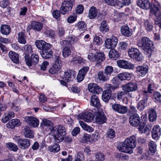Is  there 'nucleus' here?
Listing matches in <instances>:
<instances>
[{"mask_svg":"<svg viewBox=\"0 0 161 161\" xmlns=\"http://www.w3.org/2000/svg\"><path fill=\"white\" fill-rule=\"evenodd\" d=\"M42 123L44 126L49 127L50 134L54 136L56 142L59 143L63 141L66 134L64 126L59 125L53 127L52 122L47 119H43Z\"/></svg>","mask_w":161,"mask_h":161,"instance_id":"f257e3e1","label":"nucleus"},{"mask_svg":"<svg viewBox=\"0 0 161 161\" xmlns=\"http://www.w3.org/2000/svg\"><path fill=\"white\" fill-rule=\"evenodd\" d=\"M136 145V137L132 136L127 137L124 143H120L117 146L118 149L120 151L129 154L133 152V149Z\"/></svg>","mask_w":161,"mask_h":161,"instance_id":"f03ea898","label":"nucleus"},{"mask_svg":"<svg viewBox=\"0 0 161 161\" xmlns=\"http://www.w3.org/2000/svg\"><path fill=\"white\" fill-rule=\"evenodd\" d=\"M141 121L138 114H134L130 116L129 122L131 126L138 127L139 130L142 133H145L146 132L147 129H143L147 120V116L145 114L143 115L141 117Z\"/></svg>","mask_w":161,"mask_h":161,"instance_id":"7ed1b4c3","label":"nucleus"},{"mask_svg":"<svg viewBox=\"0 0 161 161\" xmlns=\"http://www.w3.org/2000/svg\"><path fill=\"white\" fill-rule=\"evenodd\" d=\"M137 46L144 50V53L150 57L154 50L153 42L148 37L143 36L137 43Z\"/></svg>","mask_w":161,"mask_h":161,"instance_id":"20e7f679","label":"nucleus"},{"mask_svg":"<svg viewBox=\"0 0 161 161\" xmlns=\"http://www.w3.org/2000/svg\"><path fill=\"white\" fill-rule=\"evenodd\" d=\"M74 5L75 0H64L60 8L61 14L64 15L69 13Z\"/></svg>","mask_w":161,"mask_h":161,"instance_id":"39448f33","label":"nucleus"},{"mask_svg":"<svg viewBox=\"0 0 161 161\" xmlns=\"http://www.w3.org/2000/svg\"><path fill=\"white\" fill-rule=\"evenodd\" d=\"M54 58V64L49 70V73L52 74L57 73L62 66L61 61L59 56H55Z\"/></svg>","mask_w":161,"mask_h":161,"instance_id":"423d86ee","label":"nucleus"},{"mask_svg":"<svg viewBox=\"0 0 161 161\" xmlns=\"http://www.w3.org/2000/svg\"><path fill=\"white\" fill-rule=\"evenodd\" d=\"M129 57L133 59L140 61L143 59L142 53L137 48L131 47L130 48L128 51Z\"/></svg>","mask_w":161,"mask_h":161,"instance_id":"0eeeda50","label":"nucleus"},{"mask_svg":"<svg viewBox=\"0 0 161 161\" xmlns=\"http://www.w3.org/2000/svg\"><path fill=\"white\" fill-rule=\"evenodd\" d=\"M111 107L114 111L121 114L126 113L128 111L127 106L115 103L112 104Z\"/></svg>","mask_w":161,"mask_h":161,"instance_id":"6e6552de","label":"nucleus"},{"mask_svg":"<svg viewBox=\"0 0 161 161\" xmlns=\"http://www.w3.org/2000/svg\"><path fill=\"white\" fill-rule=\"evenodd\" d=\"M14 139L18 143L19 147L21 149H25L30 145L31 142L29 139H20L18 137H14Z\"/></svg>","mask_w":161,"mask_h":161,"instance_id":"1a4fd4ad","label":"nucleus"},{"mask_svg":"<svg viewBox=\"0 0 161 161\" xmlns=\"http://www.w3.org/2000/svg\"><path fill=\"white\" fill-rule=\"evenodd\" d=\"M118 42V38L114 36L107 39L105 42V46L108 49L114 48L116 47Z\"/></svg>","mask_w":161,"mask_h":161,"instance_id":"9d476101","label":"nucleus"},{"mask_svg":"<svg viewBox=\"0 0 161 161\" xmlns=\"http://www.w3.org/2000/svg\"><path fill=\"white\" fill-rule=\"evenodd\" d=\"M95 114V121L97 123L99 124H102L106 122V117L103 112L97 110Z\"/></svg>","mask_w":161,"mask_h":161,"instance_id":"9b49d317","label":"nucleus"},{"mask_svg":"<svg viewBox=\"0 0 161 161\" xmlns=\"http://www.w3.org/2000/svg\"><path fill=\"white\" fill-rule=\"evenodd\" d=\"M35 44L38 49L42 51L45 50H47L51 47L50 44L47 43L42 40L36 41Z\"/></svg>","mask_w":161,"mask_h":161,"instance_id":"f8f14e48","label":"nucleus"},{"mask_svg":"<svg viewBox=\"0 0 161 161\" xmlns=\"http://www.w3.org/2000/svg\"><path fill=\"white\" fill-rule=\"evenodd\" d=\"M117 63L118 66L122 68L132 69L134 68L133 64L125 60H119L117 61Z\"/></svg>","mask_w":161,"mask_h":161,"instance_id":"ddd939ff","label":"nucleus"},{"mask_svg":"<svg viewBox=\"0 0 161 161\" xmlns=\"http://www.w3.org/2000/svg\"><path fill=\"white\" fill-rule=\"evenodd\" d=\"M39 60L38 55L35 53H33L31 55V58L30 56L28 58H26L25 59L27 65L30 66H32L33 64H37L39 62Z\"/></svg>","mask_w":161,"mask_h":161,"instance_id":"4468645a","label":"nucleus"},{"mask_svg":"<svg viewBox=\"0 0 161 161\" xmlns=\"http://www.w3.org/2000/svg\"><path fill=\"white\" fill-rule=\"evenodd\" d=\"M25 120L30 125L34 127L38 126L39 125V120L33 116L26 117L25 118Z\"/></svg>","mask_w":161,"mask_h":161,"instance_id":"2eb2a0df","label":"nucleus"},{"mask_svg":"<svg viewBox=\"0 0 161 161\" xmlns=\"http://www.w3.org/2000/svg\"><path fill=\"white\" fill-rule=\"evenodd\" d=\"M137 88V84L136 82H130L124 86H122L123 90H126L128 93L131 92L136 91Z\"/></svg>","mask_w":161,"mask_h":161,"instance_id":"dca6fc26","label":"nucleus"},{"mask_svg":"<svg viewBox=\"0 0 161 161\" xmlns=\"http://www.w3.org/2000/svg\"><path fill=\"white\" fill-rule=\"evenodd\" d=\"M78 118L83 119L85 121L89 122L93 120L94 116L91 113L86 112L84 113L80 114L78 115Z\"/></svg>","mask_w":161,"mask_h":161,"instance_id":"f3484780","label":"nucleus"},{"mask_svg":"<svg viewBox=\"0 0 161 161\" xmlns=\"http://www.w3.org/2000/svg\"><path fill=\"white\" fill-rule=\"evenodd\" d=\"M154 7L150 9L149 13V17H152L154 14L156 15L157 13L159 11V8L161 7V3L157 0H155Z\"/></svg>","mask_w":161,"mask_h":161,"instance_id":"a211bd4d","label":"nucleus"},{"mask_svg":"<svg viewBox=\"0 0 161 161\" xmlns=\"http://www.w3.org/2000/svg\"><path fill=\"white\" fill-rule=\"evenodd\" d=\"M148 67L147 65L138 66L136 68V72L140 76H144L148 72Z\"/></svg>","mask_w":161,"mask_h":161,"instance_id":"6ab92c4d","label":"nucleus"},{"mask_svg":"<svg viewBox=\"0 0 161 161\" xmlns=\"http://www.w3.org/2000/svg\"><path fill=\"white\" fill-rule=\"evenodd\" d=\"M89 69V67H84L79 71L77 77L78 82H80L83 80Z\"/></svg>","mask_w":161,"mask_h":161,"instance_id":"aec40b11","label":"nucleus"},{"mask_svg":"<svg viewBox=\"0 0 161 161\" xmlns=\"http://www.w3.org/2000/svg\"><path fill=\"white\" fill-rule=\"evenodd\" d=\"M161 135V128L158 125L154 127L152 131V138L154 139L157 140Z\"/></svg>","mask_w":161,"mask_h":161,"instance_id":"412c9836","label":"nucleus"},{"mask_svg":"<svg viewBox=\"0 0 161 161\" xmlns=\"http://www.w3.org/2000/svg\"><path fill=\"white\" fill-rule=\"evenodd\" d=\"M99 31L103 34L109 31V26L106 21L103 20L99 24Z\"/></svg>","mask_w":161,"mask_h":161,"instance_id":"4be33fe9","label":"nucleus"},{"mask_svg":"<svg viewBox=\"0 0 161 161\" xmlns=\"http://www.w3.org/2000/svg\"><path fill=\"white\" fill-rule=\"evenodd\" d=\"M95 57V61L97 62L95 65L97 67H99L101 62L104 60L105 55L103 53H96Z\"/></svg>","mask_w":161,"mask_h":161,"instance_id":"5701e85b","label":"nucleus"},{"mask_svg":"<svg viewBox=\"0 0 161 161\" xmlns=\"http://www.w3.org/2000/svg\"><path fill=\"white\" fill-rule=\"evenodd\" d=\"M137 4L139 7L146 10L148 9L150 7L148 0H139L137 2Z\"/></svg>","mask_w":161,"mask_h":161,"instance_id":"b1692460","label":"nucleus"},{"mask_svg":"<svg viewBox=\"0 0 161 161\" xmlns=\"http://www.w3.org/2000/svg\"><path fill=\"white\" fill-rule=\"evenodd\" d=\"M22 50L24 51L25 54V60L26 58H28L30 54L33 52L32 48L29 45H26L22 47Z\"/></svg>","mask_w":161,"mask_h":161,"instance_id":"393cba45","label":"nucleus"},{"mask_svg":"<svg viewBox=\"0 0 161 161\" xmlns=\"http://www.w3.org/2000/svg\"><path fill=\"white\" fill-rule=\"evenodd\" d=\"M21 124V122L18 119H14L9 121L7 124V127L8 128L13 129L15 126H18Z\"/></svg>","mask_w":161,"mask_h":161,"instance_id":"a878e982","label":"nucleus"},{"mask_svg":"<svg viewBox=\"0 0 161 161\" xmlns=\"http://www.w3.org/2000/svg\"><path fill=\"white\" fill-rule=\"evenodd\" d=\"M111 94L112 91L110 89L104 91L102 95L103 100L105 102H108L111 97Z\"/></svg>","mask_w":161,"mask_h":161,"instance_id":"bb28decb","label":"nucleus"},{"mask_svg":"<svg viewBox=\"0 0 161 161\" xmlns=\"http://www.w3.org/2000/svg\"><path fill=\"white\" fill-rule=\"evenodd\" d=\"M74 71L70 70H69L64 72V76L65 77V80L69 82L74 78L75 77Z\"/></svg>","mask_w":161,"mask_h":161,"instance_id":"cd10ccee","label":"nucleus"},{"mask_svg":"<svg viewBox=\"0 0 161 161\" xmlns=\"http://www.w3.org/2000/svg\"><path fill=\"white\" fill-rule=\"evenodd\" d=\"M91 104L96 108H98L100 106V103L99 98L93 95L92 96L91 98Z\"/></svg>","mask_w":161,"mask_h":161,"instance_id":"c85d7f7f","label":"nucleus"},{"mask_svg":"<svg viewBox=\"0 0 161 161\" xmlns=\"http://www.w3.org/2000/svg\"><path fill=\"white\" fill-rule=\"evenodd\" d=\"M14 116V114L13 111L7 112L3 116L2 121L4 123H6L11 118Z\"/></svg>","mask_w":161,"mask_h":161,"instance_id":"c756f323","label":"nucleus"},{"mask_svg":"<svg viewBox=\"0 0 161 161\" xmlns=\"http://www.w3.org/2000/svg\"><path fill=\"white\" fill-rule=\"evenodd\" d=\"M111 82L114 86L111 84H107L106 86L107 88L114 90L119 87V82L116 78H113L111 80Z\"/></svg>","mask_w":161,"mask_h":161,"instance_id":"7c9ffc66","label":"nucleus"},{"mask_svg":"<svg viewBox=\"0 0 161 161\" xmlns=\"http://www.w3.org/2000/svg\"><path fill=\"white\" fill-rule=\"evenodd\" d=\"M97 13L98 11L96 8L94 6H92L89 10L88 17L90 19H94L97 16Z\"/></svg>","mask_w":161,"mask_h":161,"instance_id":"2f4dec72","label":"nucleus"},{"mask_svg":"<svg viewBox=\"0 0 161 161\" xmlns=\"http://www.w3.org/2000/svg\"><path fill=\"white\" fill-rule=\"evenodd\" d=\"M32 28L37 31H40L43 27V25L40 22L33 21L31 24Z\"/></svg>","mask_w":161,"mask_h":161,"instance_id":"473e14b6","label":"nucleus"},{"mask_svg":"<svg viewBox=\"0 0 161 161\" xmlns=\"http://www.w3.org/2000/svg\"><path fill=\"white\" fill-rule=\"evenodd\" d=\"M148 119L150 122H154L157 118V114L156 111L153 109L149 110L148 112Z\"/></svg>","mask_w":161,"mask_h":161,"instance_id":"72a5a7b5","label":"nucleus"},{"mask_svg":"<svg viewBox=\"0 0 161 161\" xmlns=\"http://www.w3.org/2000/svg\"><path fill=\"white\" fill-rule=\"evenodd\" d=\"M8 55L12 61L14 63L17 64L19 63V56L17 53L13 51H10Z\"/></svg>","mask_w":161,"mask_h":161,"instance_id":"f704fd0d","label":"nucleus"},{"mask_svg":"<svg viewBox=\"0 0 161 161\" xmlns=\"http://www.w3.org/2000/svg\"><path fill=\"white\" fill-rule=\"evenodd\" d=\"M108 55L110 58L114 60H116L120 56L119 52L115 49H111L109 52Z\"/></svg>","mask_w":161,"mask_h":161,"instance_id":"c9c22d12","label":"nucleus"},{"mask_svg":"<svg viewBox=\"0 0 161 161\" xmlns=\"http://www.w3.org/2000/svg\"><path fill=\"white\" fill-rule=\"evenodd\" d=\"M121 34L126 36H129L131 35V31L127 25L122 26L121 28Z\"/></svg>","mask_w":161,"mask_h":161,"instance_id":"e433bc0d","label":"nucleus"},{"mask_svg":"<svg viewBox=\"0 0 161 161\" xmlns=\"http://www.w3.org/2000/svg\"><path fill=\"white\" fill-rule=\"evenodd\" d=\"M97 76L98 79L103 81H106L108 80L109 77L104 72L100 71L98 73Z\"/></svg>","mask_w":161,"mask_h":161,"instance_id":"4c0bfd02","label":"nucleus"},{"mask_svg":"<svg viewBox=\"0 0 161 161\" xmlns=\"http://www.w3.org/2000/svg\"><path fill=\"white\" fill-rule=\"evenodd\" d=\"M52 52L50 48L47 50L42 51L41 54L42 58L44 59H48L51 58L52 55Z\"/></svg>","mask_w":161,"mask_h":161,"instance_id":"58836bf2","label":"nucleus"},{"mask_svg":"<svg viewBox=\"0 0 161 161\" xmlns=\"http://www.w3.org/2000/svg\"><path fill=\"white\" fill-rule=\"evenodd\" d=\"M24 134L26 137L32 138L34 137L33 132L28 126H25L24 128Z\"/></svg>","mask_w":161,"mask_h":161,"instance_id":"ea45409f","label":"nucleus"},{"mask_svg":"<svg viewBox=\"0 0 161 161\" xmlns=\"http://www.w3.org/2000/svg\"><path fill=\"white\" fill-rule=\"evenodd\" d=\"M11 28L10 27L7 25H4L1 27L0 31L1 33L4 35H8L10 32Z\"/></svg>","mask_w":161,"mask_h":161,"instance_id":"a19ab883","label":"nucleus"},{"mask_svg":"<svg viewBox=\"0 0 161 161\" xmlns=\"http://www.w3.org/2000/svg\"><path fill=\"white\" fill-rule=\"evenodd\" d=\"M144 26L147 32L151 31L153 28L152 22L150 21L148 19H147L144 21Z\"/></svg>","mask_w":161,"mask_h":161,"instance_id":"79ce46f5","label":"nucleus"},{"mask_svg":"<svg viewBox=\"0 0 161 161\" xmlns=\"http://www.w3.org/2000/svg\"><path fill=\"white\" fill-rule=\"evenodd\" d=\"M71 62L73 64H85L86 60L80 57H75L72 59Z\"/></svg>","mask_w":161,"mask_h":161,"instance_id":"37998d69","label":"nucleus"},{"mask_svg":"<svg viewBox=\"0 0 161 161\" xmlns=\"http://www.w3.org/2000/svg\"><path fill=\"white\" fill-rule=\"evenodd\" d=\"M75 27L80 31H83L86 29V25L83 21L79 22L76 25Z\"/></svg>","mask_w":161,"mask_h":161,"instance_id":"c03bdc74","label":"nucleus"},{"mask_svg":"<svg viewBox=\"0 0 161 161\" xmlns=\"http://www.w3.org/2000/svg\"><path fill=\"white\" fill-rule=\"evenodd\" d=\"M156 17L154 22L156 25H158L160 29L161 28V13L158 11L156 15L154 14V15Z\"/></svg>","mask_w":161,"mask_h":161,"instance_id":"a18cd8bd","label":"nucleus"},{"mask_svg":"<svg viewBox=\"0 0 161 161\" xmlns=\"http://www.w3.org/2000/svg\"><path fill=\"white\" fill-rule=\"evenodd\" d=\"M79 123L81 127L85 130L90 132H92L93 131V129L92 127L87 125L83 122L79 121Z\"/></svg>","mask_w":161,"mask_h":161,"instance_id":"49530a36","label":"nucleus"},{"mask_svg":"<svg viewBox=\"0 0 161 161\" xmlns=\"http://www.w3.org/2000/svg\"><path fill=\"white\" fill-rule=\"evenodd\" d=\"M123 90V91L118 93L117 97L118 99L120 100L122 99L124 96L127 97V96H128L129 97H131V93H128L126 90Z\"/></svg>","mask_w":161,"mask_h":161,"instance_id":"de8ad7c7","label":"nucleus"},{"mask_svg":"<svg viewBox=\"0 0 161 161\" xmlns=\"http://www.w3.org/2000/svg\"><path fill=\"white\" fill-rule=\"evenodd\" d=\"M18 41L19 43L21 44H25L26 43L25 36L23 33L20 32L18 34Z\"/></svg>","mask_w":161,"mask_h":161,"instance_id":"09e8293b","label":"nucleus"},{"mask_svg":"<svg viewBox=\"0 0 161 161\" xmlns=\"http://www.w3.org/2000/svg\"><path fill=\"white\" fill-rule=\"evenodd\" d=\"M71 53V50L69 47H65L62 49V54L64 58L69 56Z\"/></svg>","mask_w":161,"mask_h":161,"instance_id":"8fccbe9b","label":"nucleus"},{"mask_svg":"<svg viewBox=\"0 0 161 161\" xmlns=\"http://www.w3.org/2000/svg\"><path fill=\"white\" fill-rule=\"evenodd\" d=\"M149 150L151 153H155L157 149V145L155 142L153 141H151L148 143Z\"/></svg>","mask_w":161,"mask_h":161,"instance_id":"3c124183","label":"nucleus"},{"mask_svg":"<svg viewBox=\"0 0 161 161\" xmlns=\"http://www.w3.org/2000/svg\"><path fill=\"white\" fill-rule=\"evenodd\" d=\"M59 145L58 144H55L54 145L49 147L48 150L50 152L56 153L60 150Z\"/></svg>","mask_w":161,"mask_h":161,"instance_id":"603ef678","label":"nucleus"},{"mask_svg":"<svg viewBox=\"0 0 161 161\" xmlns=\"http://www.w3.org/2000/svg\"><path fill=\"white\" fill-rule=\"evenodd\" d=\"M147 99H146V97H144V99L141 100L139 102L137 105V107L138 109L141 110H143L144 108L146 105L145 100Z\"/></svg>","mask_w":161,"mask_h":161,"instance_id":"864d4df0","label":"nucleus"},{"mask_svg":"<svg viewBox=\"0 0 161 161\" xmlns=\"http://www.w3.org/2000/svg\"><path fill=\"white\" fill-rule=\"evenodd\" d=\"M77 17L76 13H73L68 18L67 21L69 23H72L76 20Z\"/></svg>","mask_w":161,"mask_h":161,"instance_id":"5fc2aeb1","label":"nucleus"},{"mask_svg":"<svg viewBox=\"0 0 161 161\" xmlns=\"http://www.w3.org/2000/svg\"><path fill=\"white\" fill-rule=\"evenodd\" d=\"M147 89V91L144 90L142 91V94L146 97V99H147V97L148 96V93H152V91H153V89H152V85L151 84H150L148 85Z\"/></svg>","mask_w":161,"mask_h":161,"instance_id":"6e6d98bb","label":"nucleus"},{"mask_svg":"<svg viewBox=\"0 0 161 161\" xmlns=\"http://www.w3.org/2000/svg\"><path fill=\"white\" fill-rule=\"evenodd\" d=\"M113 68L112 66H107L104 69V72L110 77L113 72Z\"/></svg>","mask_w":161,"mask_h":161,"instance_id":"4d7b16f0","label":"nucleus"},{"mask_svg":"<svg viewBox=\"0 0 161 161\" xmlns=\"http://www.w3.org/2000/svg\"><path fill=\"white\" fill-rule=\"evenodd\" d=\"M6 146L10 150L14 151L17 150L18 147L14 144L12 142H8L6 144Z\"/></svg>","mask_w":161,"mask_h":161,"instance_id":"13d9d810","label":"nucleus"},{"mask_svg":"<svg viewBox=\"0 0 161 161\" xmlns=\"http://www.w3.org/2000/svg\"><path fill=\"white\" fill-rule=\"evenodd\" d=\"M84 157L83 153L82 152L78 153L76 156L74 161H83Z\"/></svg>","mask_w":161,"mask_h":161,"instance_id":"bf43d9fd","label":"nucleus"},{"mask_svg":"<svg viewBox=\"0 0 161 161\" xmlns=\"http://www.w3.org/2000/svg\"><path fill=\"white\" fill-rule=\"evenodd\" d=\"M107 136L110 138H113L115 136V131L112 129L109 128L107 133Z\"/></svg>","mask_w":161,"mask_h":161,"instance_id":"052dcab7","label":"nucleus"},{"mask_svg":"<svg viewBox=\"0 0 161 161\" xmlns=\"http://www.w3.org/2000/svg\"><path fill=\"white\" fill-rule=\"evenodd\" d=\"M153 97L156 102H161V94L158 92H155L153 95Z\"/></svg>","mask_w":161,"mask_h":161,"instance_id":"680f3d73","label":"nucleus"},{"mask_svg":"<svg viewBox=\"0 0 161 161\" xmlns=\"http://www.w3.org/2000/svg\"><path fill=\"white\" fill-rule=\"evenodd\" d=\"M102 40L100 37L98 36L94 37L93 41V43L94 44L97 45H100L102 43Z\"/></svg>","mask_w":161,"mask_h":161,"instance_id":"e2e57ef3","label":"nucleus"},{"mask_svg":"<svg viewBox=\"0 0 161 161\" xmlns=\"http://www.w3.org/2000/svg\"><path fill=\"white\" fill-rule=\"evenodd\" d=\"M96 158L99 161H103L105 159V156L100 152L97 153L95 155Z\"/></svg>","mask_w":161,"mask_h":161,"instance_id":"0e129e2a","label":"nucleus"},{"mask_svg":"<svg viewBox=\"0 0 161 161\" xmlns=\"http://www.w3.org/2000/svg\"><path fill=\"white\" fill-rule=\"evenodd\" d=\"M84 8L83 5L80 4L78 5L75 8L76 13L80 14H82L84 11Z\"/></svg>","mask_w":161,"mask_h":161,"instance_id":"69168bd1","label":"nucleus"},{"mask_svg":"<svg viewBox=\"0 0 161 161\" xmlns=\"http://www.w3.org/2000/svg\"><path fill=\"white\" fill-rule=\"evenodd\" d=\"M96 86H97V84H96L94 83H90L88 86L89 91L92 93H95L94 90L96 87Z\"/></svg>","mask_w":161,"mask_h":161,"instance_id":"338daca9","label":"nucleus"},{"mask_svg":"<svg viewBox=\"0 0 161 161\" xmlns=\"http://www.w3.org/2000/svg\"><path fill=\"white\" fill-rule=\"evenodd\" d=\"M10 4L8 0H3L0 2V6L3 8H6Z\"/></svg>","mask_w":161,"mask_h":161,"instance_id":"774afa93","label":"nucleus"}]
</instances>
